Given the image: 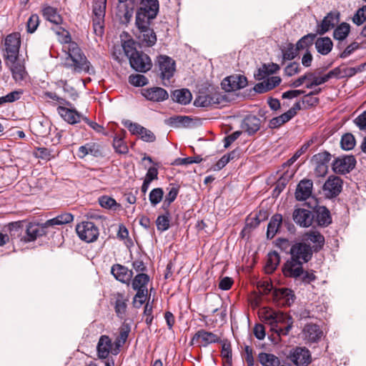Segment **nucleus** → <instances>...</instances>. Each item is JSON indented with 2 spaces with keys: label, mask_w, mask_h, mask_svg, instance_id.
Wrapping results in <instances>:
<instances>
[{
  "label": "nucleus",
  "mask_w": 366,
  "mask_h": 366,
  "mask_svg": "<svg viewBox=\"0 0 366 366\" xmlns=\"http://www.w3.org/2000/svg\"><path fill=\"white\" fill-rule=\"evenodd\" d=\"M112 342L107 335H102L99 337L97 346V355L100 359H106L112 350Z\"/></svg>",
  "instance_id": "nucleus-32"
},
{
  "label": "nucleus",
  "mask_w": 366,
  "mask_h": 366,
  "mask_svg": "<svg viewBox=\"0 0 366 366\" xmlns=\"http://www.w3.org/2000/svg\"><path fill=\"white\" fill-rule=\"evenodd\" d=\"M126 134L125 130L122 131V134H116L113 139V147L116 152L121 154H126L129 152V148L124 141V136Z\"/></svg>",
  "instance_id": "nucleus-41"
},
{
  "label": "nucleus",
  "mask_w": 366,
  "mask_h": 366,
  "mask_svg": "<svg viewBox=\"0 0 366 366\" xmlns=\"http://www.w3.org/2000/svg\"><path fill=\"white\" fill-rule=\"evenodd\" d=\"M317 34H308L302 36L296 44L297 49L302 50L305 49H307L310 46L312 45Z\"/></svg>",
  "instance_id": "nucleus-51"
},
{
  "label": "nucleus",
  "mask_w": 366,
  "mask_h": 366,
  "mask_svg": "<svg viewBox=\"0 0 366 366\" xmlns=\"http://www.w3.org/2000/svg\"><path fill=\"white\" fill-rule=\"evenodd\" d=\"M315 44L317 52L322 55L328 54L333 47V43L331 39L327 36L318 38Z\"/></svg>",
  "instance_id": "nucleus-39"
},
{
  "label": "nucleus",
  "mask_w": 366,
  "mask_h": 366,
  "mask_svg": "<svg viewBox=\"0 0 366 366\" xmlns=\"http://www.w3.org/2000/svg\"><path fill=\"white\" fill-rule=\"evenodd\" d=\"M114 302V310L115 312L119 318L122 319L126 315L128 301L127 299L125 298L124 295L121 292H117L113 295Z\"/></svg>",
  "instance_id": "nucleus-35"
},
{
  "label": "nucleus",
  "mask_w": 366,
  "mask_h": 366,
  "mask_svg": "<svg viewBox=\"0 0 366 366\" xmlns=\"http://www.w3.org/2000/svg\"><path fill=\"white\" fill-rule=\"evenodd\" d=\"M281 51L282 54V64H283L286 61L293 60L297 55L299 49H297V46L292 44L288 43L285 47L281 48Z\"/></svg>",
  "instance_id": "nucleus-46"
},
{
  "label": "nucleus",
  "mask_w": 366,
  "mask_h": 366,
  "mask_svg": "<svg viewBox=\"0 0 366 366\" xmlns=\"http://www.w3.org/2000/svg\"><path fill=\"white\" fill-rule=\"evenodd\" d=\"M350 32V26L346 22L339 24L333 31V38L340 41L345 40Z\"/></svg>",
  "instance_id": "nucleus-47"
},
{
  "label": "nucleus",
  "mask_w": 366,
  "mask_h": 366,
  "mask_svg": "<svg viewBox=\"0 0 366 366\" xmlns=\"http://www.w3.org/2000/svg\"><path fill=\"white\" fill-rule=\"evenodd\" d=\"M41 12L47 21L56 25H61L63 23V19L56 8L44 4L42 6Z\"/></svg>",
  "instance_id": "nucleus-33"
},
{
  "label": "nucleus",
  "mask_w": 366,
  "mask_h": 366,
  "mask_svg": "<svg viewBox=\"0 0 366 366\" xmlns=\"http://www.w3.org/2000/svg\"><path fill=\"white\" fill-rule=\"evenodd\" d=\"M111 273L117 280L127 285L129 284L134 274L132 270L120 264H114L111 268Z\"/></svg>",
  "instance_id": "nucleus-23"
},
{
  "label": "nucleus",
  "mask_w": 366,
  "mask_h": 366,
  "mask_svg": "<svg viewBox=\"0 0 366 366\" xmlns=\"http://www.w3.org/2000/svg\"><path fill=\"white\" fill-rule=\"evenodd\" d=\"M149 282V277L145 273L137 274L132 282V287L134 290L139 291L140 290H147V284Z\"/></svg>",
  "instance_id": "nucleus-44"
},
{
  "label": "nucleus",
  "mask_w": 366,
  "mask_h": 366,
  "mask_svg": "<svg viewBox=\"0 0 366 366\" xmlns=\"http://www.w3.org/2000/svg\"><path fill=\"white\" fill-rule=\"evenodd\" d=\"M313 182L311 179H303L298 184L295 190V196L297 201H305L312 194Z\"/></svg>",
  "instance_id": "nucleus-22"
},
{
  "label": "nucleus",
  "mask_w": 366,
  "mask_h": 366,
  "mask_svg": "<svg viewBox=\"0 0 366 366\" xmlns=\"http://www.w3.org/2000/svg\"><path fill=\"white\" fill-rule=\"evenodd\" d=\"M6 232H9V240L19 239L21 242H24L21 237H24L25 234V227L24 222H14L9 223L6 227Z\"/></svg>",
  "instance_id": "nucleus-28"
},
{
  "label": "nucleus",
  "mask_w": 366,
  "mask_h": 366,
  "mask_svg": "<svg viewBox=\"0 0 366 366\" xmlns=\"http://www.w3.org/2000/svg\"><path fill=\"white\" fill-rule=\"evenodd\" d=\"M331 159V154L325 151L315 154L312 157V162L317 164H325L327 165L328 162Z\"/></svg>",
  "instance_id": "nucleus-58"
},
{
  "label": "nucleus",
  "mask_w": 366,
  "mask_h": 366,
  "mask_svg": "<svg viewBox=\"0 0 366 366\" xmlns=\"http://www.w3.org/2000/svg\"><path fill=\"white\" fill-rule=\"evenodd\" d=\"M312 248L305 242L294 244L290 249V257L300 260L302 263L309 262L312 257Z\"/></svg>",
  "instance_id": "nucleus-11"
},
{
  "label": "nucleus",
  "mask_w": 366,
  "mask_h": 366,
  "mask_svg": "<svg viewBox=\"0 0 366 366\" xmlns=\"http://www.w3.org/2000/svg\"><path fill=\"white\" fill-rule=\"evenodd\" d=\"M148 295V290L137 291L132 301V305L136 308H139L145 302Z\"/></svg>",
  "instance_id": "nucleus-59"
},
{
  "label": "nucleus",
  "mask_w": 366,
  "mask_h": 366,
  "mask_svg": "<svg viewBox=\"0 0 366 366\" xmlns=\"http://www.w3.org/2000/svg\"><path fill=\"white\" fill-rule=\"evenodd\" d=\"M164 191L162 188L153 189L149 195V199L152 206L158 204L163 198Z\"/></svg>",
  "instance_id": "nucleus-60"
},
{
  "label": "nucleus",
  "mask_w": 366,
  "mask_h": 366,
  "mask_svg": "<svg viewBox=\"0 0 366 366\" xmlns=\"http://www.w3.org/2000/svg\"><path fill=\"white\" fill-rule=\"evenodd\" d=\"M286 224V219H283L282 215L280 214H274L267 225V239H272L278 232L280 226L283 224Z\"/></svg>",
  "instance_id": "nucleus-30"
},
{
  "label": "nucleus",
  "mask_w": 366,
  "mask_h": 366,
  "mask_svg": "<svg viewBox=\"0 0 366 366\" xmlns=\"http://www.w3.org/2000/svg\"><path fill=\"white\" fill-rule=\"evenodd\" d=\"M142 94L147 100L154 102H161L169 98L167 92L159 86L143 89Z\"/></svg>",
  "instance_id": "nucleus-21"
},
{
  "label": "nucleus",
  "mask_w": 366,
  "mask_h": 366,
  "mask_svg": "<svg viewBox=\"0 0 366 366\" xmlns=\"http://www.w3.org/2000/svg\"><path fill=\"white\" fill-rule=\"evenodd\" d=\"M276 297L284 299L285 303L290 305L295 301V295L292 290L289 288H280L274 292Z\"/></svg>",
  "instance_id": "nucleus-49"
},
{
  "label": "nucleus",
  "mask_w": 366,
  "mask_h": 366,
  "mask_svg": "<svg viewBox=\"0 0 366 366\" xmlns=\"http://www.w3.org/2000/svg\"><path fill=\"white\" fill-rule=\"evenodd\" d=\"M342 179L337 176H330L322 186L325 197L327 199L337 197L342 190Z\"/></svg>",
  "instance_id": "nucleus-10"
},
{
  "label": "nucleus",
  "mask_w": 366,
  "mask_h": 366,
  "mask_svg": "<svg viewBox=\"0 0 366 366\" xmlns=\"http://www.w3.org/2000/svg\"><path fill=\"white\" fill-rule=\"evenodd\" d=\"M258 360L262 366H279L280 359L273 354L260 352L258 355Z\"/></svg>",
  "instance_id": "nucleus-45"
},
{
  "label": "nucleus",
  "mask_w": 366,
  "mask_h": 366,
  "mask_svg": "<svg viewBox=\"0 0 366 366\" xmlns=\"http://www.w3.org/2000/svg\"><path fill=\"white\" fill-rule=\"evenodd\" d=\"M280 262V257L276 251L268 253L264 266L265 272L272 273L277 267Z\"/></svg>",
  "instance_id": "nucleus-40"
},
{
  "label": "nucleus",
  "mask_w": 366,
  "mask_h": 366,
  "mask_svg": "<svg viewBox=\"0 0 366 366\" xmlns=\"http://www.w3.org/2000/svg\"><path fill=\"white\" fill-rule=\"evenodd\" d=\"M305 239L310 242L315 244L312 247L315 252L320 250L325 244L324 236L317 231H310L305 233Z\"/></svg>",
  "instance_id": "nucleus-37"
},
{
  "label": "nucleus",
  "mask_w": 366,
  "mask_h": 366,
  "mask_svg": "<svg viewBox=\"0 0 366 366\" xmlns=\"http://www.w3.org/2000/svg\"><path fill=\"white\" fill-rule=\"evenodd\" d=\"M122 47L129 59L134 55V52H138L135 47V42L133 39L124 41L122 44Z\"/></svg>",
  "instance_id": "nucleus-63"
},
{
  "label": "nucleus",
  "mask_w": 366,
  "mask_h": 366,
  "mask_svg": "<svg viewBox=\"0 0 366 366\" xmlns=\"http://www.w3.org/2000/svg\"><path fill=\"white\" fill-rule=\"evenodd\" d=\"M292 119L287 112H286L278 117L272 118L269 122V127L271 129L279 128Z\"/></svg>",
  "instance_id": "nucleus-52"
},
{
  "label": "nucleus",
  "mask_w": 366,
  "mask_h": 366,
  "mask_svg": "<svg viewBox=\"0 0 366 366\" xmlns=\"http://www.w3.org/2000/svg\"><path fill=\"white\" fill-rule=\"evenodd\" d=\"M169 214L168 212L165 214L159 215L157 218L156 224L159 231L164 232L169 228Z\"/></svg>",
  "instance_id": "nucleus-57"
},
{
  "label": "nucleus",
  "mask_w": 366,
  "mask_h": 366,
  "mask_svg": "<svg viewBox=\"0 0 366 366\" xmlns=\"http://www.w3.org/2000/svg\"><path fill=\"white\" fill-rule=\"evenodd\" d=\"M99 203L101 207L105 209L116 210L117 207H120V205L117 203L114 198L107 195L100 197L99 198Z\"/></svg>",
  "instance_id": "nucleus-54"
},
{
  "label": "nucleus",
  "mask_w": 366,
  "mask_h": 366,
  "mask_svg": "<svg viewBox=\"0 0 366 366\" xmlns=\"http://www.w3.org/2000/svg\"><path fill=\"white\" fill-rule=\"evenodd\" d=\"M192 99L191 92L187 89L175 90L172 94V99L181 104H188Z\"/></svg>",
  "instance_id": "nucleus-43"
},
{
  "label": "nucleus",
  "mask_w": 366,
  "mask_h": 366,
  "mask_svg": "<svg viewBox=\"0 0 366 366\" xmlns=\"http://www.w3.org/2000/svg\"><path fill=\"white\" fill-rule=\"evenodd\" d=\"M323 331L317 324H306L301 332V337L306 344L318 342L323 337Z\"/></svg>",
  "instance_id": "nucleus-13"
},
{
  "label": "nucleus",
  "mask_w": 366,
  "mask_h": 366,
  "mask_svg": "<svg viewBox=\"0 0 366 366\" xmlns=\"http://www.w3.org/2000/svg\"><path fill=\"white\" fill-rule=\"evenodd\" d=\"M294 222L302 227H309L314 222L315 215L311 211L304 208L295 209L292 213Z\"/></svg>",
  "instance_id": "nucleus-19"
},
{
  "label": "nucleus",
  "mask_w": 366,
  "mask_h": 366,
  "mask_svg": "<svg viewBox=\"0 0 366 366\" xmlns=\"http://www.w3.org/2000/svg\"><path fill=\"white\" fill-rule=\"evenodd\" d=\"M131 332V326L129 324L124 322L119 328V335L116 338L114 344L116 348L114 349V354L117 355L119 352L120 347L123 346L128 338L129 334Z\"/></svg>",
  "instance_id": "nucleus-36"
},
{
  "label": "nucleus",
  "mask_w": 366,
  "mask_h": 366,
  "mask_svg": "<svg viewBox=\"0 0 366 366\" xmlns=\"http://www.w3.org/2000/svg\"><path fill=\"white\" fill-rule=\"evenodd\" d=\"M23 94L22 90L13 91L8 94L0 97V106L5 103H11L16 100H19L21 95Z\"/></svg>",
  "instance_id": "nucleus-61"
},
{
  "label": "nucleus",
  "mask_w": 366,
  "mask_h": 366,
  "mask_svg": "<svg viewBox=\"0 0 366 366\" xmlns=\"http://www.w3.org/2000/svg\"><path fill=\"white\" fill-rule=\"evenodd\" d=\"M106 7L107 0H93L92 25L97 36H102L104 34Z\"/></svg>",
  "instance_id": "nucleus-5"
},
{
  "label": "nucleus",
  "mask_w": 366,
  "mask_h": 366,
  "mask_svg": "<svg viewBox=\"0 0 366 366\" xmlns=\"http://www.w3.org/2000/svg\"><path fill=\"white\" fill-rule=\"evenodd\" d=\"M222 344L221 357L223 366H232V351L229 341L227 340H221Z\"/></svg>",
  "instance_id": "nucleus-38"
},
{
  "label": "nucleus",
  "mask_w": 366,
  "mask_h": 366,
  "mask_svg": "<svg viewBox=\"0 0 366 366\" xmlns=\"http://www.w3.org/2000/svg\"><path fill=\"white\" fill-rule=\"evenodd\" d=\"M310 207L314 209V221L319 227H327L332 223V217L330 210L325 206H317Z\"/></svg>",
  "instance_id": "nucleus-20"
},
{
  "label": "nucleus",
  "mask_w": 366,
  "mask_h": 366,
  "mask_svg": "<svg viewBox=\"0 0 366 366\" xmlns=\"http://www.w3.org/2000/svg\"><path fill=\"white\" fill-rule=\"evenodd\" d=\"M191 119L186 116H173L165 120V124L173 127L186 125L190 123Z\"/></svg>",
  "instance_id": "nucleus-50"
},
{
  "label": "nucleus",
  "mask_w": 366,
  "mask_h": 366,
  "mask_svg": "<svg viewBox=\"0 0 366 366\" xmlns=\"http://www.w3.org/2000/svg\"><path fill=\"white\" fill-rule=\"evenodd\" d=\"M228 102L227 97L219 92H212L199 95L194 102V105L202 107H222Z\"/></svg>",
  "instance_id": "nucleus-6"
},
{
  "label": "nucleus",
  "mask_w": 366,
  "mask_h": 366,
  "mask_svg": "<svg viewBox=\"0 0 366 366\" xmlns=\"http://www.w3.org/2000/svg\"><path fill=\"white\" fill-rule=\"evenodd\" d=\"M356 164L352 155H344L336 158L332 163V170L336 174H345L352 171Z\"/></svg>",
  "instance_id": "nucleus-12"
},
{
  "label": "nucleus",
  "mask_w": 366,
  "mask_h": 366,
  "mask_svg": "<svg viewBox=\"0 0 366 366\" xmlns=\"http://www.w3.org/2000/svg\"><path fill=\"white\" fill-rule=\"evenodd\" d=\"M49 227L43 224L39 223H29L25 227V234L21 239L24 242H30L36 240L38 237L45 236L49 234Z\"/></svg>",
  "instance_id": "nucleus-9"
},
{
  "label": "nucleus",
  "mask_w": 366,
  "mask_h": 366,
  "mask_svg": "<svg viewBox=\"0 0 366 366\" xmlns=\"http://www.w3.org/2000/svg\"><path fill=\"white\" fill-rule=\"evenodd\" d=\"M281 78L277 76L269 77L263 81L257 83L254 86V90L259 94L267 92L277 86L281 83Z\"/></svg>",
  "instance_id": "nucleus-29"
},
{
  "label": "nucleus",
  "mask_w": 366,
  "mask_h": 366,
  "mask_svg": "<svg viewBox=\"0 0 366 366\" xmlns=\"http://www.w3.org/2000/svg\"><path fill=\"white\" fill-rule=\"evenodd\" d=\"M204 342L203 346H207L212 343H216L221 342L219 337L212 332H207L204 330H198L193 336L191 344L193 345L194 342H198L199 340Z\"/></svg>",
  "instance_id": "nucleus-26"
},
{
  "label": "nucleus",
  "mask_w": 366,
  "mask_h": 366,
  "mask_svg": "<svg viewBox=\"0 0 366 366\" xmlns=\"http://www.w3.org/2000/svg\"><path fill=\"white\" fill-rule=\"evenodd\" d=\"M59 114L69 124H74L82 119V116L74 109H69L67 107L59 106L57 108Z\"/></svg>",
  "instance_id": "nucleus-27"
},
{
  "label": "nucleus",
  "mask_w": 366,
  "mask_h": 366,
  "mask_svg": "<svg viewBox=\"0 0 366 366\" xmlns=\"http://www.w3.org/2000/svg\"><path fill=\"white\" fill-rule=\"evenodd\" d=\"M5 61L16 82H19L25 79L27 76V72L24 61L19 60V58Z\"/></svg>",
  "instance_id": "nucleus-18"
},
{
  "label": "nucleus",
  "mask_w": 366,
  "mask_h": 366,
  "mask_svg": "<svg viewBox=\"0 0 366 366\" xmlns=\"http://www.w3.org/2000/svg\"><path fill=\"white\" fill-rule=\"evenodd\" d=\"M223 84L227 91H236L244 88L247 85V80L242 75L230 76L224 79Z\"/></svg>",
  "instance_id": "nucleus-24"
},
{
  "label": "nucleus",
  "mask_w": 366,
  "mask_h": 366,
  "mask_svg": "<svg viewBox=\"0 0 366 366\" xmlns=\"http://www.w3.org/2000/svg\"><path fill=\"white\" fill-rule=\"evenodd\" d=\"M366 21V5L357 9L352 17V21L357 26L362 25Z\"/></svg>",
  "instance_id": "nucleus-64"
},
{
  "label": "nucleus",
  "mask_w": 366,
  "mask_h": 366,
  "mask_svg": "<svg viewBox=\"0 0 366 366\" xmlns=\"http://www.w3.org/2000/svg\"><path fill=\"white\" fill-rule=\"evenodd\" d=\"M157 62L160 78L162 80H169L175 71L174 61L167 56L161 55L158 57Z\"/></svg>",
  "instance_id": "nucleus-17"
},
{
  "label": "nucleus",
  "mask_w": 366,
  "mask_h": 366,
  "mask_svg": "<svg viewBox=\"0 0 366 366\" xmlns=\"http://www.w3.org/2000/svg\"><path fill=\"white\" fill-rule=\"evenodd\" d=\"M68 56L64 64L66 68L71 69L74 72L90 73V62L76 42L68 46Z\"/></svg>",
  "instance_id": "nucleus-3"
},
{
  "label": "nucleus",
  "mask_w": 366,
  "mask_h": 366,
  "mask_svg": "<svg viewBox=\"0 0 366 366\" xmlns=\"http://www.w3.org/2000/svg\"><path fill=\"white\" fill-rule=\"evenodd\" d=\"M289 358L297 366H307L312 362L310 351L305 347H297L290 352Z\"/></svg>",
  "instance_id": "nucleus-15"
},
{
  "label": "nucleus",
  "mask_w": 366,
  "mask_h": 366,
  "mask_svg": "<svg viewBox=\"0 0 366 366\" xmlns=\"http://www.w3.org/2000/svg\"><path fill=\"white\" fill-rule=\"evenodd\" d=\"M340 14L338 11H331L317 26L316 32L317 34L323 35L332 29H334L340 21Z\"/></svg>",
  "instance_id": "nucleus-16"
},
{
  "label": "nucleus",
  "mask_w": 366,
  "mask_h": 366,
  "mask_svg": "<svg viewBox=\"0 0 366 366\" xmlns=\"http://www.w3.org/2000/svg\"><path fill=\"white\" fill-rule=\"evenodd\" d=\"M76 155L80 159H84L86 155L100 157H102V152L99 144L95 142H89L79 147Z\"/></svg>",
  "instance_id": "nucleus-25"
},
{
  "label": "nucleus",
  "mask_w": 366,
  "mask_h": 366,
  "mask_svg": "<svg viewBox=\"0 0 366 366\" xmlns=\"http://www.w3.org/2000/svg\"><path fill=\"white\" fill-rule=\"evenodd\" d=\"M303 264L300 260L290 257L283 264L282 273L285 277L300 281L305 285L310 284L316 280V276L312 270H305Z\"/></svg>",
  "instance_id": "nucleus-4"
},
{
  "label": "nucleus",
  "mask_w": 366,
  "mask_h": 366,
  "mask_svg": "<svg viewBox=\"0 0 366 366\" xmlns=\"http://www.w3.org/2000/svg\"><path fill=\"white\" fill-rule=\"evenodd\" d=\"M167 190L169 192L165 196V199L163 204L164 207H169L170 204L176 199L179 191V186L169 184V187L167 188Z\"/></svg>",
  "instance_id": "nucleus-48"
},
{
  "label": "nucleus",
  "mask_w": 366,
  "mask_h": 366,
  "mask_svg": "<svg viewBox=\"0 0 366 366\" xmlns=\"http://www.w3.org/2000/svg\"><path fill=\"white\" fill-rule=\"evenodd\" d=\"M159 9L158 0H141L135 16L137 36L142 44L152 46L157 42V36L151 27Z\"/></svg>",
  "instance_id": "nucleus-1"
},
{
  "label": "nucleus",
  "mask_w": 366,
  "mask_h": 366,
  "mask_svg": "<svg viewBox=\"0 0 366 366\" xmlns=\"http://www.w3.org/2000/svg\"><path fill=\"white\" fill-rule=\"evenodd\" d=\"M261 216V212H259V215H255L254 217H248L246 219V224L242 229V232H250L252 229H255L257 227L259 226L260 224L262 219H260Z\"/></svg>",
  "instance_id": "nucleus-53"
},
{
  "label": "nucleus",
  "mask_w": 366,
  "mask_h": 366,
  "mask_svg": "<svg viewBox=\"0 0 366 366\" xmlns=\"http://www.w3.org/2000/svg\"><path fill=\"white\" fill-rule=\"evenodd\" d=\"M76 231L79 238L86 242L96 241L99 234L98 227L92 222H82L78 224Z\"/></svg>",
  "instance_id": "nucleus-8"
},
{
  "label": "nucleus",
  "mask_w": 366,
  "mask_h": 366,
  "mask_svg": "<svg viewBox=\"0 0 366 366\" xmlns=\"http://www.w3.org/2000/svg\"><path fill=\"white\" fill-rule=\"evenodd\" d=\"M303 109H308L316 107L320 103V99L311 95L310 93L304 95L301 99Z\"/></svg>",
  "instance_id": "nucleus-56"
},
{
  "label": "nucleus",
  "mask_w": 366,
  "mask_h": 366,
  "mask_svg": "<svg viewBox=\"0 0 366 366\" xmlns=\"http://www.w3.org/2000/svg\"><path fill=\"white\" fill-rule=\"evenodd\" d=\"M21 46V37L19 33H12L9 34L4 42L5 53L4 57L5 60H11L19 58V49Z\"/></svg>",
  "instance_id": "nucleus-7"
},
{
  "label": "nucleus",
  "mask_w": 366,
  "mask_h": 366,
  "mask_svg": "<svg viewBox=\"0 0 366 366\" xmlns=\"http://www.w3.org/2000/svg\"><path fill=\"white\" fill-rule=\"evenodd\" d=\"M261 120L254 115L247 116L242 124V128L249 134H255L260 129Z\"/></svg>",
  "instance_id": "nucleus-31"
},
{
  "label": "nucleus",
  "mask_w": 366,
  "mask_h": 366,
  "mask_svg": "<svg viewBox=\"0 0 366 366\" xmlns=\"http://www.w3.org/2000/svg\"><path fill=\"white\" fill-rule=\"evenodd\" d=\"M341 147L344 150H350L355 146V139L350 133L342 135L340 141Z\"/></svg>",
  "instance_id": "nucleus-55"
},
{
  "label": "nucleus",
  "mask_w": 366,
  "mask_h": 366,
  "mask_svg": "<svg viewBox=\"0 0 366 366\" xmlns=\"http://www.w3.org/2000/svg\"><path fill=\"white\" fill-rule=\"evenodd\" d=\"M129 64L132 69L139 72H147L152 66L151 59L142 51L134 52V55L129 59Z\"/></svg>",
  "instance_id": "nucleus-14"
},
{
  "label": "nucleus",
  "mask_w": 366,
  "mask_h": 366,
  "mask_svg": "<svg viewBox=\"0 0 366 366\" xmlns=\"http://www.w3.org/2000/svg\"><path fill=\"white\" fill-rule=\"evenodd\" d=\"M74 216L71 213H63L54 218L48 219L45 222V225L51 228L56 225H62L70 223L73 221Z\"/></svg>",
  "instance_id": "nucleus-42"
},
{
  "label": "nucleus",
  "mask_w": 366,
  "mask_h": 366,
  "mask_svg": "<svg viewBox=\"0 0 366 366\" xmlns=\"http://www.w3.org/2000/svg\"><path fill=\"white\" fill-rule=\"evenodd\" d=\"M116 15L121 24L127 25L133 16V9L129 8L126 3L119 2Z\"/></svg>",
  "instance_id": "nucleus-34"
},
{
  "label": "nucleus",
  "mask_w": 366,
  "mask_h": 366,
  "mask_svg": "<svg viewBox=\"0 0 366 366\" xmlns=\"http://www.w3.org/2000/svg\"><path fill=\"white\" fill-rule=\"evenodd\" d=\"M129 82L135 86H143L148 84V79L143 74H132L129 76Z\"/></svg>",
  "instance_id": "nucleus-62"
},
{
  "label": "nucleus",
  "mask_w": 366,
  "mask_h": 366,
  "mask_svg": "<svg viewBox=\"0 0 366 366\" xmlns=\"http://www.w3.org/2000/svg\"><path fill=\"white\" fill-rule=\"evenodd\" d=\"M261 320L270 326V330L279 336L287 335L292 327V318L282 312L271 308H262L259 312Z\"/></svg>",
  "instance_id": "nucleus-2"
}]
</instances>
